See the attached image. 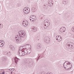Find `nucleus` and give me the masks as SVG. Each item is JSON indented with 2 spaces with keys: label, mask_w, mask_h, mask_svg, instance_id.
<instances>
[{
  "label": "nucleus",
  "mask_w": 74,
  "mask_h": 74,
  "mask_svg": "<svg viewBox=\"0 0 74 74\" xmlns=\"http://www.w3.org/2000/svg\"><path fill=\"white\" fill-rule=\"evenodd\" d=\"M24 63L25 64H27V65H28L29 67H30L32 66V65H33L34 64L33 62L29 61V60H24Z\"/></svg>",
  "instance_id": "1"
},
{
  "label": "nucleus",
  "mask_w": 74,
  "mask_h": 74,
  "mask_svg": "<svg viewBox=\"0 0 74 74\" xmlns=\"http://www.w3.org/2000/svg\"><path fill=\"white\" fill-rule=\"evenodd\" d=\"M25 36V32L21 30L18 32V36L21 37V38H23Z\"/></svg>",
  "instance_id": "2"
},
{
  "label": "nucleus",
  "mask_w": 74,
  "mask_h": 74,
  "mask_svg": "<svg viewBox=\"0 0 74 74\" xmlns=\"http://www.w3.org/2000/svg\"><path fill=\"white\" fill-rule=\"evenodd\" d=\"M70 66L69 64L67 65L66 64H64V63L63 66L64 67V68L66 70H70L71 69L72 67V65L71 64H70Z\"/></svg>",
  "instance_id": "3"
},
{
  "label": "nucleus",
  "mask_w": 74,
  "mask_h": 74,
  "mask_svg": "<svg viewBox=\"0 0 74 74\" xmlns=\"http://www.w3.org/2000/svg\"><path fill=\"white\" fill-rule=\"evenodd\" d=\"M49 25H50V23L49 22L47 21V20H45L44 21V29H46L47 28V27H48L49 26Z\"/></svg>",
  "instance_id": "4"
},
{
  "label": "nucleus",
  "mask_w": 74,
  "mask_h": 74,
  "mask_svg": "<svg viewBox=\"0 0 74 74\" xmlns=\"http://www.w3.org/2000/svg\"><path fill=\"white\" fill-rule=\"evenodd\" d=\"M62 37L60 35L58 36H57L56 37V40L59 42H60V41H62Z\"/></svg>",
  "instance_id": "5"
},
{
  "label": "nucleus",
  "mask_w": 74,
  "mask_h": 74,
  "mask_svg": "<svg viewBox=\"0 0 74 74\" xmlns=\"http://www.w3.org/2000/svg\"><path fill=\"white\" fill-rule=\"evenodd\" d=\"M66 29L65 27H62L61 28L60 31L61 32L63 33V32H64L66 31Z\"/></svg>",
  "instance_id": "6"
},
{
  "label": "nucleus",
  "mask_w": 74,
  "mask_h": 74,
  "mask_svg": "<svg viewBox=\"0 0 74 74\" xmlns=\"http://www.w3.org/2000/svg\"><path fill=\"white\" fill-rule=\"evenodd\" d=\"M25 9H25V8H24V13L26 14H29V11H30V10H28V9L26 8H25Z\"/></svg>",
  "instance_id": "7"
},
{
  "label": "nucleus",
  "mask_w": 74,
  "mask_h": 74,
  "mask_svg": "<svg viewBox=\"0 0 74 74\" xmlns=\"http://www.w3.org/2000/svg\"><path fill=\"white\" fill-rule=\"evenodd\" d=\"M47 37H45L44 39V41L46 43H47V44H48V43H49V40L47 39Z\"/></svg>",
  "instance_id": "8"
},
{
  "label": "nucleus",
  "mask_w": 74,
  "mask_h": 74,
  "mask_svg": "<svg viewBox=\"0 0 74 74\" xmlns=\"http://www.w3.org/2000/svg\"><path fill=\"white\" fill-rule=\"evenodd\" d=\"M22 50L23 52H24L25 55H27V49L26 48H24L22 49Z\"/></svg>",
  "instance_id": "9"
},
{
  "label": "nucleus",
  "mask_w": 74,
  "mask_h": 74,
  "mask_svg": "<svg viewBox=\"0 0 74 74\" xmlns=\"http://www.w3.org/2000/svg\"><path fill=\"white\" fill-rule=\"evenodd\" d=\"M37 48L38 49H42V45L41 44H38L37 45Z\"/></svg>",
  "instance_id": "10"
},
{
  "label": "nucleus",
  "mask_w": 74,
  "mask_h": 74,
  "mask_svg": "<svg viewBox=\"0 0 74 74\" xmlns=\"http://www.w3.org/2000/svg\"><path fill=\"white\" fill-rule=\"evenodd\" d=\"M70 42H68L66 43V44L68 45V46H69V47H70L71 48H73V45L71 44L70 43Z\"/></svg>",
  "instance_id": "11"
},
{
  "label": "nucleus",
  "mask_w": 74,
  "mask_h": 74,
  "mask_svg": "<svg viewBox=\"0 0 74 74\" xmlns=\"http://www.w3.org/2000/svg\"><path fill=\"white\" fill-rule=\"evenodd\" d=\"M26 22L25 23H23V26H27V25H28V24L29 23H28V21H25Z\"/></svg>",
  "instance_id": "12"
},
{
  "label": "nucleus",
  "mask_w": 74,
  "mask_h": 74,
  "mask_svg": "<svg viewBox=\"0 0 74 74\" xmlns=\"http://www.w3.org/2000/svg\"><path fill=\"white\" fill-rule=\"evenodd\" d=\"M14 60V61L15 63L16 64H17L18 62V61H19V59H18L17 58H13Z\"/></svg>",
  "instance_id": "13"
},
{
  "label": "nucleus",
  "mask_w": 74,
  "mask_h": 74,
  "mask_svg": "<svg viewBox=\"0 0 74 74\" xmlns=\"http://www.w3.org/2000/svg\"><path fill=\"white\" fill-rule=\"evenodd\" d=\"M32 31H33V32H36L37 30V29L35 27H32L31 28Z\"/></svg>",
  "instance_id": "14"
},
{
  "label": "nucleus",
  "mask_w": 74,
  "mask_h": 74,
  "mask_svg": "<svg viewBox=\"0 0 74 74\" xmlns=\"http://www.w3.org/2000/svg\"><path fill=\"white\" fill-rule=\"evenodd\" d=\"M10 48L12 51H15V47L14 46H12V45H10Z\"/></svg>",
  "instance_id": "15"
},
{
  "label": "nucleus",
  "mask_w": 74,
  "mask_h": 74,
  "mask_svg": "<svg viewBox=\"0 0 74 74\" xmlns=\"http://www.w3.org/2000/svg\"><path fill=\"white\" fill-rule=\"evenodd\" d=\"M21 56H24V55H25V54L23 51H22V50H21Z\"/></svg>",
  "instance_id": "16"
},
{
  "label": "nucleus",
  "mask_w": 74,
  "mask_h": 74,
  "mask_svg": "<svg viewBox=\"0 0 74 74\" xmlns=\"http://www.w3.org/2000/svg\"><path fill=\"white\" fill-rule=\"evenodd\" d=\"M21 49H19V50L18 51V55L19 56H21Z\"/></svg>",
  "instance_id": "17"
},
{
  "label": "nucleus",
  "mask_w": 74,
  "mask_h": 74,
  "mask_svg": "<svg viewBox=\"0 0 74 74\" xmlns=\"http://www.w3.org/2000/svg\"><path fill=\"white\" fill-rule=\"evenodd\" d=\"M64 63L65 64H67V65H68V64H69L70 66V65H71V64H70V63L68 62H65Z\"/></svg>",
  "instance_id": "18"
},
{
  "label": "nucleus",
  "mask_w": 74,
  "mask_h": 74,
  "mask_svg": "<svg viewBox=\"0 0 74 74\" xmlns=\"http://www.w3.org/2000/svg\"><path fill=\"white\" fill-rule=\"evenodd\" d=\"M6 55H7L8 56H10L11 55V53L8 52L6 53Z\"/></svg>",
  "instance_id": "19"
},
{
  "label": "nucleus",
  "mask_w": 74,
  "mask_h": 74,
  "mask_svg": "<svg viewBox=\"0 0 74 74\" xmlns=\"http://www.w3.org/2000/svg\"><path fill=\"white\" fill-rule=\"evenodd\" d=\"M31 52V50L30 49H27V54H29Z\"/></svg>",
  "instance_id": "20"
},
{
  "label": "nucleus",
  "mask_w": 74,
  "mask_h": 74,
  "mask_svg": "<svg viewBox=\"0 0 74 74\" xmlns=\"http://www.w3.org/2000/svg\"><path fill=\"white\" fill-rule=\"evenodd\" d=\"M36 11V9L35 8H32V12H34Z\"/></svg>",
  "instance_id": "21"
},
{
  "label": "nucleus",
  "mask_w": 74,
  "mask_h": 74,
  "mask_svg": "<svg viewBox=\"0 0 74 74\" xmlns=\"http://www.w3.org/2000/svg\"><path fill=\"white\" fill-rule=\"evenodd\" d=\"M41 55H42V54L38 55V56H39L37 60H36L37 62H38V59H40V56H41Z\"/></svg>",
  "instance_id": "22"
},
{
  "label": "nucleus",
  "mask_w": 74,
  "mask_h": 74,
  "mask_svg": "<svg viewBox=\"0 0 74 74\" xmlns=\"http://www.w3.org/2000/svg\"><path fill=\"white\" fill-rule=\"evenodd\" d=\"M4 46V44L3 43H0V47H3Z\"/></svg>",
  "instance_id": "23"
},
{
  "label": "nucleus",
  "mask_w": 74,
  "mask_h": 74,
  "mask_svg": "<svg viewBox=\"0 0 74 74\" xmlns=\"http://www.w3.org/2000/svg\"><path fill=\"white\" fill-rule=\"evenodd\" d=\"M17 37H16V39H16V41H18V40L19 39V35H17Z\"/></svg>",
  "instance_id": "24"
},
{
  "label": "nucleus",
  "mask_w": 74,
  "mask_h": 74,
  "mask_svg": "<svg viewBox=\"0 0 74 74\" xmlns=\"http://www.w3.org/2000/svg\"><path fill=\"white\" fill-rule=\"evenodd\" d=\"M48 5L49 6V7H51L52 5V3H49Z\"/></svg>",
  "instance_id": "25"
},
{
  "label": "nucleus",
  "mask_w": 74,
  "mask_h": 74,
  "mask_svg": "<svg viewBox=\"0 0 74 74\" xmlns=\"http://www.w3.org/2000/svg\"><path fill=\"white\" fill-rule=\"evenodd\" d=\"M22 37H21L20 36H19V38L18 40V41H21V40H22Z\"/></svg>",
  "instance_id": "26"
},
{
  "label": "nucleus",
  "mask_w": 74,
  "mask_h": 74,
  "mask_svg": "<svg viewBox=\"0 0 74 74\" xmlns=\"http://www.w3.org/2000/svg\"><path fill=\"white\" fill-rule=\"evenodd\" d=\"M36 39L37 40H39V39H40V37L38 36L36 38Z\"/></svg>",
  "instance_id": "27"
},
{
  "label": "nucleus",
  "mask_w": 74,
  "mask_h": 74,
  "mask_svg": "<svg viewBox=\"0 0 74 74\" xmlns=\"http://www.w3.org/2000/svg\"><path fill=\"white\" fill-rule=\"evenodd\" d=\"M30 18H31L32 19H34V17H33V16H31L30 17Z\"/></svg>",
  "instance_id": "28"
},
{
  "label": "nucleus",
  "mask_w": 74,
  "mask_h": 74,
  "mask_svg": "<svg viewBox=\"0 0 74 74\" xmlns=\"http://www.w3.org/2000/svg\"><path fill=\"white\" fill-rule=\"evenodd\" d=\"M72 32H74V27H73L72 28Z\"/></svg>",
  "instance_id": "29"
},
{
  "label": "nucleus",
  "mask_w": 74,
  "mask_h": 74,
  "mask_svg": "<svg viewBox=\"0 0 74 74\" xmlns=\"http://www.w3.org/2000/svg\"><path fill=\"white\" fill-rule=\"evenodd\" d=\"M63 8H64L63 7H62L60 8V9L61 10H63Z\"/></svg>",
  "instance_id": "30"
},
{
  "label": "nucleus",
  "mask_w": 74,
  "mask_h": 74,
  "mask_svg": "<svg viewBox=\"0 0 74 74\" xmlns=\"http://www.w3.org/2000/svg\"><path fill=\"white\" fill-rule=\"evenodd\" d=\"M3 59L4 60H6V59H7V58H5V57H3Z\"/></svg>",
  "instance_id": "31"
},
{
  "label": "nucleus",
  "mask_w": 74,
  "mask_h": 74,
  "mask_svg": "<svg viewBox=\"0 0 74 74\" xmlns=\"http://www.w3.org/2000/svg\"><path fill=\"white\" fill-rule=\"evenodd\" d=\"M3 41H4L3 40H0V43H2V42H3Z\"/></svg>",
  "instance_id": "32"
},
{
  "label": "nucleus",
  "mask_w": 74,
  "mask_h": 74,
  "mask_svg": "<svg viewBox=\"0 0 74 74\" xmlns=\"http://www.w3.org/2000/svg\"><path fill=\"white\" fill-rule=\"evenodd\" d=\"M46 74H53V73H47Z\"/></svg>",
  "instance_id": "33"
},
{
  "label": "nucleus",
  "mask_w": 74,
  "mask_h": 74,
  "mask_svg": "<svg viewBox=\"0 0 74 74\" xmlns=\"http://www.w3.org/2000/svg\"><path fill=\"white\" fill-rule=\"evenodd\" d=\"M26 21H27L24 20L23 21V23H25V22H26Z\"/></svg>",
  "instance_id": "34"
},
{
  "label": "nucleus",
  "mask_w": 74,
  "mask_h": 74,
  "mask_svg": "<svg viewBox=\"0 0 74 74\" xmlns=\"http://www.w3.org/2000/svg\"><path fill=\"white\" fill-rule=\"evenodd\" d=\"M9 70H10V71H12V69H9Z\"/></svg>",
  "instance_id": "35"
},
{
  "label": "nucleus",
  "mask_w": 74,
  "mask_h": 74,
  "mask_svg": "<svg viewBox=\"0 0 74 74\" xmlns=\"http://www.w3.org/2000/svg\"><path fill=\"white\" fill-rule=\"evenodd\" d=\"M5 73V72H4V71L3 72H2V74H4Z\"/></svg>",
  "instance_id": "36"
},
{
  "label": "nucleus",
  "mask_w": 74,
  "mask_h": 74,
  "mask_svg": "<svg viewBox=\"0 0 74 74\" xmlns=\"http://www.w3.org/2000/svg\"><path fill=\"white\" fill-rule=\"evenodd\" d=\"M44 18V16H42V17H41V19H42Z\"/></svg>",
  "instance_id": "37"
},
{
  "label": "nucleus",
  "mask_w": 74,
  "mask_h": 74,
  "mask_svg": "<svg viewBox=\"0 0 74 74\" xmlns=\"http://www.w3.org/2000/svg\"><path fill=\"white\" fill-rule=\"evenodd\" d=\"M2 27H3L2 26L0 25V29H1V28H2Z\"/></svg>",
  "instance_id": "38"
},
{
  "label": "nucleus",
  "mask_w": 74,
  "mask_h": 74,
  "mask_svg": "<svg viewBox=\"0 0 74 74\" xmlns=\"http://www.w3.org/2000/svg\"><path fill=\"white\" fill-rule=\"evenodd\" d=\"M12 69V70L13 71H14V69L13 68V69Z\"/></svg>",
  "instance_id": "39"
},
{
  "label": "nucleus",
  "mask_w": 74,
  "mask_h": 74,
  "mask_svg": "<svg viewBox=\"0 0 74 74\" xmlns=\"http://www.w3.org/2000/svg\"><path fill=\"white\" fill-rule=\"evenodd\" d=\"M30 21H32V19H31L30 18Z\"/></svg>",
  "instance_id": "40"
},
{
  "label": "nucleus",
  "mask_w": 74,
  "mask_h": 74,
  "mask_svg": "<svg viewBox=\"0 0 74 74\" xmlns=\"http://www.w3.org/2000/svg\"><path fill=\"white\" fill-rule=\"evenodd\" d=\"M32 22H33V21H34V20H32Z\"/></svg>",
  "instance_id": "41"
},
{
  "label": "nucleus",
  "mask_w": 74,
  "mask_h": 74,
  "mask_svg": "<svg viewBox=\"0 0 74 74\" xmlns=\"http://www.w3.org/2000/svg\"><path fill=\"white\" fill-rule=\"evenodd\" d=\"M12 72L11 73V74H12Z\"/></svg>",
  "instance_id": "42"
},
{
  "label": "nucleus",
  "mask_w": 74,
  "mask_h": 74,
  "mask_svg": "<svg viewBox=\"0 0 74 74\" xmlns=\"http://www.w3.org/2000/svg\"><path fill=\"white\" fill-rule=\"evenodd\" d=\"M42 58H43V56H41Z\"/></svg>",
  "instance_id": "43"
},
{
  "label": "nucleus",
  "mask_w": 74,
  "mask_h": 74,
  "mask_svg": "<svg viewBox=\"0 0 74 74\" xmlns=\"http://www.w3.org/2000/svg\"><path fill=\"white\" fill-rule=\"evenodd\" d=\"M1 24H0V26H1Z\"/></svg>",
  "instance_id": "44"
},
{
  "label": "nucleus",
  "mask_w": 74,
  "mask_h": 74,
  "mask_svg": "<svg viewBox=\"0 0 74 74\" xmlns=\"http://www.w3.org/2000/svg\"><path fill=\"white\" fill-rule=\"evenodd\" d=\"M0 74H3L1 73H0Z\"/></svg>",
  "instance_id": "45"
},
{
  "label": "nucleus",
  "mask_w": 74,
  "mask_h": 74,
  "mask_svg": "<svg viewBox=\"0 0 74 74\" xmlns=\"http://www.w3.org/2000/svg\"><path fill=\"white\" fill-rule=\"evenodd\" d=\"M34 16V17H36V16Z\"/></svg>",
  "instance_id": "46"
},
{
  "label": "nucleus",
  "mask_w": 74,
  "mask_h": 74,
  "mask_svg": "<svg viewBox=\"0 0 74 74\" xmlns=\"http://www.w3.org/2000/svg\"><path fill=\"white\" fill-rule=\"evenodd\" d=\"M60 15H61V14H60Z\"/></svg>",
  "instance_id": "47"
},
{
  "label": "nucleus",
  "mask_w": 74,
  "mask_h": 74,
  "mask_svg": "<svg viewBox=\"0 0 74 74\" xmlns=\"http://www.w3.org/2000/svg\"><path fill=\"white\" fill-rule=\"evenodd\" d=\"M29 10H30V9H29Z\"/></svg>",
  "instance_id": "48"
}]
</instances>
